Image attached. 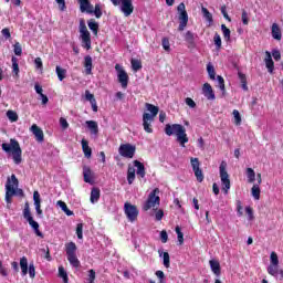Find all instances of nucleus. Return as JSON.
Segmentation results:
<instances>
[{
    "instance_id": "nucleus-1",
    "label": "nucleus",
    "mask_w": 283,
    "mask_h": 283,
    "mask_svg": "<svg viewBox=\"0 0 283 283\" xmlns=\"http://www.w3.org/2000/svg\"><path fill=\"white\" fill-rule=\"evenodd\" d=\"M166 136H177V142L180 144L181 147H185L187 143H189V137L187 136V129L185 126L180 124H167L165 127Z\"/></svg>"
},
{
    "instance_id": "nucleus-2",
    "label": "nucleus",
    "mask_w": 283,
    "mask_h": 283,
    "mask_svg": "<svg viewBox=\"0 0 283 283\" xmlns=\"http://www.w3.org/2000/svg\"><path fill=\"white\" fill-rule=\"evenodd\" d=\"M23 196V189H19V179L17 178V175H11L10 178H8L6 184V202L7 205H12V198L14 196Z\"/></svg>"
},
{
    "instance_id": "nucleus-3",
    "label": "nucleus",
    "mask_w": 283,
    "mask_h": 283,
    "mask_svg": "<svg viewBox=\"0 0 283 283\" xmlns=\"http://www.w3.org/2000/svg\"><path fill=\"white\" fill-rule=\"evenodd\" d=\"M2 149L6 151V154H12L13 163L15 165H21L23 158V150L21 149V145L17 139H10V144L3 143L1 145Z\"/></svg>"
},
{
    "instance_id": "nucleus-4",
    "label": "nucleus",
    "mask_w": 283,
    "mask_h": 283,
    "mask_svg": "<svg viewBox=\"0 0 283 283\" xmlns=\"http://www.w3.org/2000/svg\"><path fill=\"white\" fill-rule=\"evenodd\" d=\"M76 243L69 242L65 244L67 261L74 269H78L81 266V261L78 260V256H76Z\"/></svg>"
},
{
    "instance_id": "nucleus-5",
    "label": "nucleus",
    "mask_w": 283,
    "mask_h": 283,
    "mask_svg": "<svg viewBox=\"0 0 283 283\" xmlns=\"http://www.w3.org/2000/svg\"><path fill=\"white\" fill-rule=\"evenodd\" d=\"M23 218L24 220H27V222H29L31 229H33L35 235H38V238H44L43 232H41V230H39V222H36L34 220V218L32 217V212L30 211V203H25L24 205V209H23Z\"/></svg>"
},
{
    "instance_id": "nucleus-6",
    "label": "nucleus",
    "mask_w": 283,
    "mask_h": 283,
    "mask_svg": "<svg viewBox=\"0 0 283 283\" xmlns=\"http://www.w3.org/2000/svg\"><path fill=\"white\" fill-rule=\"evenodd\" d=\"M160 189L155 188L149 195L147 200L143 205V211H149V209H154L155 207H160Z\"/></svg>"
},
{
    "instance_id": "nucleus-7",
    "label": "nucleus",
    "mask_w": 283,
    "mask_h": 283,
    "mask_svg": "<svg viewBox=\"0 0 283 283\" xmlns=\"http://www.w3.org/2000/svg\"><path fill=\"white\" fill-rule=\"evenodd\" d=\"M80 36L82 39V43L86 50H92V35L87 30V25L85 24V20H80Z\"/></svg>"
},
{
    "instance_id": "nucleus-8",
    "label": "nucleus",
    "mask_w": 283,
    "mask_h": 283,
    "mask_svg": "<svg viewBox=\"0 0 283 283\" xmlns=\"http://www.w3.org/2000/svg\"><path fill=\"white\" fill-rule=\"evenodd\" d=\"M113 6H120V11L124 17H132L134 14V2L132 0H111Z\"/></svg>"
},
{
    "instance_id": "nucleus-9",
    "label": "nucleus",
    "mask_w": 283,
    "mask_h": 283,
    "mask_svg": "<svg viewBox=\"0 0 283 283\" xmlns=\"http://www.w3.org/2000/svg\"><path fill=\"white\" fill-rule=\"evenodd\" d=\"M219 171L221 182L223 185V191L224 193H229V190L231 189V179H229V172L227 171V161H221Z\"/></svg>"
},
{
    "instance_id": "nucleus-10",
    "label": "nucleus",
    "mask_w": 283,
    "mask_h": 283,
    "mask_svg": "<svg viewBox=\"0 0 283 283\" xmlns=\"http://www.w3.org/2000/svg\"><path fill=\"white\" fill-rule=\"evenodd\" d=\"M177 10L179 12V32H185V29L187 28V23H189V14L187 13V7L181 2L177 7Z\"/></svg>"
},
{
    "instance_id": "nucleus-11",
    "label": "nucleus",
    "mask_w": 283,
    "mask_h": 283,
    "mask_svg": "<svg viewBox=\"0 0 283 283\" xmlns=\"http://www.w3.org/2000/svg\"><path fill=\"white\" fill-rule=\"evenodd\" d=\"M124 212L129 222H136L138 220V208L135 205L126 202L124 205Z\"/></svg>"
},
{
    "instance_id": "nucleus-12",
    "label": "nucleus",
    "mask_w": 283,
    "mask_h": 283,
    "mask_svg": "<svg viewBox=\"0 0 283 283\" xmlns=\"http://www.w3.org/2000/svg\"><path fill=\"white\" fill-rule=\"evenodd\" d=\"M118 154L122 155L123 158H134V156H136V146L122 144L118 148Z\"/></svg>"
},
{
    "instance_id": "nucleus-13",
    "label": "nucleus",
    "mask_w": 283,
    "mask_h": 283,
    "mask_svg": "<svg viewBox=\"0 0 283 283\" xmlns=\"http://www.w3.org/2000/svg\"><path fill=\"white\" fill-rule=\"evenodd\" d=\"M190 164H191L192 171H193L195 177L197 178V180L199 182H203L205 174L200 169V159H198V157H191L190 158Z\"/></svg>"
},
{
    "instance_id": "nucleus-14",
    "label": "nucleus",
    "mask_w": 283,
    "mask_h": 283,
    "mask_svg": "<svg viewBox=\"0 0 283 283\" xmlns=\"http://www.w3.org/2000/svg\"><path fill=\"white\" fill-rule=\"evenodd\" d=\"M115 70L117 72L118 83H120L124 90H127V85H129V75L123 67H120V64H116Z\"/></svg>"
},
{
    "instance_id": "nucleus-15",
    "label": "nucleus",
    "mask_w": 283,
    "mask_h": 283,
    "mask_svg": "<svg viewBox=\"0 0 283 283\" xmlns=\"http://www.w3.org/2000/svg\"><path fill=\"white\" fill-rule=\"evenodd\" d=\"M155 118L149 115V113L143 114V127L146 134H154V128H151V123H154Z\"/></svg>"
},
{
    "instance_id": "nucleus-16",
    "label": "nucleus",
    "mask_w": 283,
    "mask_h": 283,
    "mask_svg": "<svg viewBox=\"0 0 283 283\" xmlns=\"http://www.w3.org/2000/svg\"><path fill=\"white\" fill-rule=\"evenodd\" d=\"M202 94L206 96V98H208V101H216V93H213V87H211V84H203Z\"/></svg>"
},
{
    "instance_id": "nucleus-17",
    "label": "nucleus",
    "mask_w": 283,
    "mask_h": 283,
    "mask_svg": "<svg viewBox=\"0 0 283 283\" xmlns=\"http://www.w3.org/2000/svg\"><path fill=\"white\" fill-rule=\"evenodd\" d=\"M31 132L35 136V140L38 143H43V140H45V135L43 134V130L40 127H38L36 124H33L31 126Z\"/></svg>"
},
{
    "instance_id": "nucleus-18",
    "label": "nucleus",
    "mask_w": 283,
    "mask_h": 283,
    "mask_svg": "<svg viewBox=\"0 0 283 283\" xmlns=\"http://www.w3.org/2000/svg\"><path fill=\"white\" fill-rule=\"evenodd\" d=\"M33 200H34L35 211L39 218H43V210L41 209V195L39 193V191L33 192Z\"/></svg>"
},
{
    "instance_id": "nucleus-19",
    "label": "nucleus",
    "mask_w": 283,
    "mask_h": 283,
    "mask_svg": "<svg viewBox=\"0 0 283 283\" xmlns=\"http://www.w3.org/2000/svg\"><path fill=\"white\" fill-rule=\"evenodd\" d=\"M265 67L270 74H273V70H275V62H273V57L271 56V52H265L264 59Z\"/></svg>"
},
{
    "instance_id": "nucleus-20",
    "label": "nucleus",
    "mask_w": 283,
    "mask_h": 283,
    "mask_svg": "<svg viewBox=\"0 0 283 283\" xmlns=\"http://www.w3.org/2000/svg\"><path fill=\"white\" fill-rule=\"evenodd\" d=\"M185 41L189 50H193L196 48V34H193V32L187 31L185 34Z\"/></svg>"
},
{
    "instance_id": "nucleus-21",
    "label": "nucleus",
    "mask_w": 283,
    "mask_h": 283,
    "mask_svg": "<svg viewBox=\"0 0 283 283\" xmlns=\"http://www.w3.org/2000/svg\"><path fill=\"white\" fill-rule=\"evenodd\" d=\"M83 176H84V182H88V185H92L93 178H94V174L92 172V168H90V166H84L83 167Z\"/></svg>"
},
{
    "instance_id": "nucleus-22",
    "label": "nucleus",
    "mask_w": 283,
    "mask_h": 283,
    "mask_svg": "<svg viewBox=\"0 0 283 283\" xmlns=\"http://www.w3.org/2000/svg\"><path fill=\"white\" fill-rule=\"evenodd\" d=\"M94 69V64L92 63V57L90 55H86L84 57V72L86 76L92 75V70Z\"/></svg>"
},
{
    "instance_id": "nucleus-23",
    "label": "nucleus",
    "mask_w": 283,
    "mask_h": 283,
    "mask_svg": "<svg viewBox=\"0 0 283 283\" xmlns=\"http://www.w3.org/2000/svg\"><path fill=\"white\" fill-rule=\"evenodd\" d=\"M133 165L134 167H137V176H139V178H145L147 175V171L145 170V164L140 163L139 160H134Z\"/></svg>"
},
{
    "instance_id": "nucleus-24",
    "label": "nucleus",
    "mask_w": 283,
    "mask_h": 283,
    "mask_svg": "<svg viewBox=\"0 0 283 283\" xmlns=\"http://www.w3.org/2000/svg\"><path fill=\"white\" fill-rule=\"evenodd\" d=\"M209 264H210V269H211L212 273H214V275H217V277H220V273H222V270L220 268V261L210 260Z\"/></svg>"
},
{
    "instance_id": "nucleus-25",
    "label": "nucleus",
    "mask_w": 283,
    "mask_h": 283,
    "mask_svg": "<svg viewBox=\"0 0 283 283\" xmlns=\"http://www.w3.org/2000/svg\"><path fill=\"white\" fill-rule=\"evenodd\" d=\"M82 151L85 158H92V148L90 147V142L82 139Z\"/></svg>"
},
{
    "instance_id": "nucleus-26",
    "label": "nucleus",
    "mask_w": 283,
    "mask_h": 283,
    "mask_svg": "<svg viewBox=\"0 0 283 283\" xmlns=\"http://www.w3.org/2000/svg\"><path fill=\"white\" fill-rule=\"evenodd\" d=\"M272 38L275 39V41H282V30L277 23L272 24Z\"/></svg>"
},
{
    "instance_id": "nucleus-27",
    "label": "nucleus",
    "mask_w": 283,
    "mask_h": 283,
    "mask_svg": "<svg viewBox=\"0 0 283 283\" xmlns=\"http://www.w3.org/2000/svg\"><path fill=\"white\" fill-rule=\"evenodd\" d=\"M145 107L148 112H150L149 116L153 118H156L158 116V112H160V108L158 106H155L150 103H146Z\"/></svg>"
},
{
    "instance_id": "nucleus-28",
    "label": "nucleus",
    "mask_w": 283,
    "mask_h": 283,
    "mask_svg": "<svg viewBox=\"0 0 283 283\" xmlns=\"http://www.w3.org/2000/svg\"><path fill=\"white\" fill-rule=\"evenodd\" d=\"M81 12H92V2L90 0H77Z\"/></svg>"
},
{
    "instance_id": "nucleus-29",
    "label": "nucleus",
    "mask_w": 283,
    "mask_h": 283,
    "mask_svg": "<svg viewBox=\"0 0 283 283\" xmlns=\"http://www.w3.org/2000/svg\"><path fill=\"white\" fill-rule=\"evenodd\" d=\"M135 180H136V169H134V167L129 166L127 169V182H128V185H134Z\"/></svg>"
},
{
    "instance_id": "nucleus-30",
    "label": "nucleus",
    "mask_w": 283,
    "mask_h": 283,
    "mask_svg": "<svg viewBox=\"0 0 283 283\" xmlns=\"http://www.w3.org/2000/svg\"><path fill=\"white\" fill-rule=\"evenodd\" d=\"M86 125L91 134H94L95 136L98 134V123L94 120H86Z\"/></svg>"
},
{
    "instance_id": "nucleus-31",
    "label": "nucleus",
    "mask_w": 283,
    "mask_h": 283,
    "mask_svg": "<svg viewBox=\"0 0 283 283\" xmlns=\"http://www.w3.org/2000/svg\"><path fill=\"white\" fill-rule=\"evenodd\" d=\"M87 25H88L90 30L93 32V34L95 36H97L98 35V22H96V20H94V19H91L87 21Z\"/></svg>"
},
{
    "instance_id": "nucleus-32",
    "label": "nucleus",
    "mask_w": 283,
    "mask_h": 283,
    "mask_svg": "<svg viewBox=\"0 0 283 283\" xmlns=\"http://www.w3.org/2000/svg\"><path fill=\"white\" fill-rule=\"evenodd\" d=\"M91 10H92V12H87V14H95L96 19H101L103 17V11L101 10V4L99 3L95 4V9L91 4Z\"/></svg>"
},
{
    "instance_id": "nucleus-33",
    "label": "nucleus",
    "mask_w": 283,
    "mask_h": 283,
    "mask_svg": "<svg viewBox=\"0 0 283 283\" xmlns=\"http://www.w3.org/2000/svg\"><path fill=\"white\" fill-rule=\"evenodd\" d=\"M217 81H218L217 87H219V90L222 92V96H227V87L224 86V77H222V75H218Z\"/></svg>"
},
{
    "instance_id": "nucleus-34",
    "label": "nucleus",
    "mask_w": 283,
    "mask_h": 283,
    "mask_svg": "<svg viewBox=\"0 0 283 283\" xmlns=\"http://www.w3.org/2000/svg\"><path fill=\"white\" fill-rule=\"evenodd\" d=\"M97 200H101V189L93 188L91 191V202L94 205Z\"/></svg>"
},
{
    "instance_id": "nucleus-35",
    "label": "nucleus",
    "mask_w": 283,
    "mask_h": 283,
    "mask_svg": "<svg viewBox=\"0 0 283 283\" xmlns=\"http://www.w3.org/2000/svg\"><path fill=\"white\" fill-rule=\"evenodd\" d=\"M238 76H239V81L241 83L242 90H244V92H249V86L247 85V75L242 72H239Z\"/></svg>"
},
{
    "instance_id": "nucleus-36",
    "label": "nucleus",
    "mask_w": 283,
    "mask_h": 283,
    "mask_svg": "<svg viewBox=\"0 0 283 283\" xmlns=\"http://www.w3.org/2000/svg\"><path fill=\"white\" fill-rule=\"evenodd\" d=\"M57 207H60L62 209V211H64V213H66L67 216H74V211H72V210H70V208H67V203H65V201L59 200Z\"/></svg>"
},
{
    "instance_id": "nucleus-37",
    "label": "nucleus",
    "mask_w": 283,
    "mask_h": 283,
    "mask_svg": "<svg viewBox=\"0 0 283 283\" xmlns=\"http://www.w3.org/2000/svg\"><path fill=\"white\" fill-rule=\"evenodd\" d=\"M55 72L59 81H63L67 76V70L62 69L61 66H56Z\"/></svg>"
},
{
    "instance_id": "nucleus-38",
    "label": "nucleus",
    "mask_w": 283,
    "mask_h": 283,
    "mask_svg": "<svg viewBox=\"0 0 283 283\" xmlns=\"http://www.w3.org/2000/svg\"><path fill=\"white\" fill-rule=\"evenodd\" d=\"M232 115L234 118L233 124L237 125V127H239V125H242V116L240 115V111L233 109Z\"/></svg>"
},
{
    "instance_id": "nucleus-39",
    "label": "nucleus",
    "mask_w": 283,
    "mask_h": 283,
    "mask_svg": "<svg viewBox=\"0 0 283 283\" xmlns=\"http://www.w3.org/2000/svg\"><path fill=\"white\" fill-rule=\"evenodd\" d=\"M20 268L22 271V275H28V258L22 256L20 259Z\"/></svg>"
},
{
    "instance_id": "nucleus-40",
    "label": "nucleus",
    "mask_w": 283,
    "mask_h": 283,
    "mask_svg": "<svg viewBox=\"0 0 283 283\" xmlns=\"http://www.w3.org/2000/svg\"><path fill=\"white\" fill-rule=\"evenodd\" d=\"M221 31L223 33L224 41H231V30L227 28V24H221Z\"/></svg>"
},
{
    "instance_id": "nucleus-41",
    "label": "nucleus",
    "mask_w": 283,
    "mask_h": 283,
    "mask_svg": "<svg viewBox=\"0 0 283 283\" xmlns=\"http://www.w3.org/2000/svg\"><path fill=\"white\" fill-rule=\"evenodd\" d=\"M280 265H274V264H270L268 266V273L270 275H273V277H277V273H280V269H279Z\"/></svg>"
},
{
    "instance_id": "nucleus-42",
    "label": "nucleus",
    "mask_w": 283,
    "mask_h": 283,
    "mask_svg": "<svg viewBox=\"0 0 283 283\" xmlns=\"http://www.w3.org/2000/svg\"><path fill=\"white\" fill-rule=\"evenodd\" d=\"M251 193L254 200H260V185H253V187L251 188Z\"/></svg>"
},
{
    "instance_id": "nucleus-43",
    "label": "nucleus",
    "mask_w": 283,
    "mask_h": 283,
    "mask_svg": "<svg viewBox=\"0 0 283 283\" xmlns=\"http://www.w3.org/2000/svg\"><path fill=\"white\" fill-rule=\"evenodd\" d=\"M7 118L10 120V123H17V120H19V114H17L14 111H8Z\"/></svg>"
},
{
    "instance_id": "nucleus-44",
    "label": "nucleus",
    "mask_w": 283,
    "mask_h": 283,
    "mask_svg": "<svg viewBox=\"0 0 283 283\" xmlns=\"http://www.w3.org/2000/svg\"><path fill=\"white\" fill-rule=\"evenodd\" d=\"M248 182H255V170L253 168H247Z\"/></svg>"
},
{
    "instance_id": "nucleus-45",
    "label": "nucleus",
    "mask_w": 283,
    "mask_h": 283,
    "mask_svg": "<svg viewBox=\"0 0 283 283\" xmlns=\"http://www.w3.org/2000/svg\"><path fill=\"white\" fill-rule=\"evenodd\" d=\"M207 72L211 81H216V69L211 63L207 65Z\"/></svg>"
},
{
    "instance_id": "nucleus-46",
    "label": "nucleus",
    "mask_w": 283,
    "mask_h": 283,
    "mask_svg": "<svg viewBox=\"0 0 283 283\" xmlns=\"http://www.w3.org/2000/svg\"><path fill=\"white\" fill-rule=\"evenodd\" d=\"M130 65L134 70V72H138V70H143V63L140 62V60H132L130 61Z\"/></svg>"
},
{
    "instance_id": "nucleus-47",
    "label": "nucleus",
    "mask_w": 283,
    "mask_h": 283,
    "mask_svg": "<svg viewBox=\"0 0 283 283\" xmlns=\"http://www.w3.org/2000/svg\"><path fill=\"white\" fill-rule=\"evenodd\" d=\"M175 231L177 233V239L179 244H185V234L182 233V230H180V228L177 226L175 228Z\"/></svg>"
},
{
    "instance_id": "nucleus-48",
    "label": "nucleus",
    "mask_w": 283,
    "mask_h": 283,
    "mask_svg": "<svg viewBox=\"0 0 283 283\" xmlns=\"http://www.w3.org/2000/svg\"><path fill=\"white\" fill-rule=\"evenodd\" d=\"M270 264H274L275 266H280V259L277 258V253L271 252V254H270Z\"/></svg>"
},
{
    "instance_id": "nucleus-49",
    "label": "nucleus",
    "mask_w": 283,
    "mask_h": 283,
    "mask_svg": "<svg viewBox=\"0 0 283 283\" xmlns=\"http://www.w3.org/2000/svg\"><path fill=\"white\" fill-rule=\"evenodd\" d=\"M161 45L166 52H171V44L169 43V38H163Z\"/></svg>"
},
{
    "instance_id": "nucleus-50",
    "label": "nucleus",
    "mask_w": 283,
    "mask_h": 283,
    "mask_svg": "<svg viewBox=\"0 0 283 283\" xmlns=\"http://www.w3.org/2000/svg\"><path fill=\"white\" fill-rule=\"evenodd\" d=\"M163 218H165V211L163 209H155V220L157 222H160V220H163Z\"/></svg>"
},
{
    "instance_id": "nucleus-51",
    "label": "nucleus",
    "mask_w": 283,
    "mask_h": 283,
    "mask_svg": "<svg viewBox=\"0 0 283 283\" xmlns=\"http://www.w3.org/2000/svg\"><path fill=\"white\" fill-rule=\"evenodd\" d=\"M201 12H202L205 19H207V21H209V22L213 21V15L211 14V12H209V9L202 7Z\"/></svg>"
},
{
    "instance_id": "nucleus-52",
    "label": "nucleus",
    "mask_w": 283,
    "mask_h": 283,
    "mask_svg": "<svg viewBox=\"0 0 283 283\" xmlns=\"http://www.w3.org/2000/svg\"><path fill=\"white\" fill-rule=\"evenodd\" d=\"M213 41L217 50H220L222 48V38L218 33H214Z\"/></svg>"
},
{
    "instance_id": "nucleus-53",
    "label": "nucleus",
    "mask_w": 283,
    "mask_h": 283,
    "mask_svg": "<svg viewBox=\"0 0 283 283\" xmlns=\"http://www.w3.org/2000/svg\"><path fill=\"white\" fill-rule=\"evenodd\" d=\"M164 266L169 269L171 266V259L169 256V252H164Z\"/></svg>"
},
{
    "instance_id": "nucleus-54",
    "label": "nucleus",
    "mask_w": 283,
    "mask_h": 283,
    "mask_svg": "<svg viewBox=\"0 0 283 283\" xmlns=\"http://www.w3.org/2000/svg\"><path fill=\"white\" fill-rule=\"evenodd\" d=\"M13 52H14L15 56H21V54H23V49L21 48V44L19 42H17L13 45Z\"/></svg>"
},
{
    "instance_id": "nucleus-55",
    "label": "nucleus",
    "mask_w": 283,
    "mask_h": 283,
    "mask_svg": "<svg viewBox=\"0 0 283 283\" xmlns=\"http://www.w3.org/2000/svg\"><path fill=\"white\" fill-rule=\"evenodd\" d=\"M11 63H12L13 74H19V62L17 57L13 56L11 59Z\"/></svg>"
},
{
    "instance_id": "nucleus-56",
    "label": "nucleus",
    "mask_w": 283,
    "mask_h": 283,
    "mask_svg": "<svg viewBox=\"0 0 283 283\" xmlns=\"http://www.w3.org/2000/svg\"><path fill=\"white\" fill-rule=\"evenodd\" d=\"M76 235L78 240H83V223L76 224Z\"/></svg>"
},
{
    "instance_id": "nucleus-57",
    "label": "nucleus",
    "mask_w": 283,
    "mask_h": 283,
    "mask_svg": "<svg viewBox=\"0 0 283 283\" xmlns=\"http://www.w3.org/2000/svg\"><path fill=\"white\" fill-rule=\"evenodd\" d=\"M155 275L158 277L159 283H167V281L165 280V272H163L161 270L156 271Z\"/></svg>"
},
{
    "instance_id": "nucleus-58",
    "label": "nucleus",
    "mask_w": 283,
    "mask_h": 283,
    "mask_svg": "<svg viewBox=\"0 0 283 283\" xmlns=\"http://www.w3.org/2000/svg\"><path fill=\"white\" fill-rule=\"evenodd\" d=\"M96 280V271H94L93 269H91L88 271V283H94V281Z\"/></svg>"
},
{
    "instance_id": "nucleus-59",
    "label": "nucleus",
    "mask_w": 283,
    "mask_h": 283,
    "mask_svg": "<svg viewBox=\"0 0 283 283\" xmlns=\"http://www.w3.org/2000/svg\"><path fill=\"white\" fill-rule=\"evenodd\" d=\"M186 105H188V107H190L191 109H196V102L193 101V98L191 97H187L185 99Z\"/></svg>"
},
{
    "instance_id": "nucleus-60",
    "label": "nucleus",
    "mask_w": 283,
    "mask_h": 283,
    "mask_svg": "<svg viewBox=\"0 0 283 283\" xmlns=\"http://www.w3.org/2000/svg\"><path fill=\"white\" fill-rule=\"evenodd\" d=\"M241 19L243 25H249V13H247V10L242 11Z\"/></svg>"
},
{
    "instance_id": "nucleus-61",
    "label": "nucleus",
    "mask_w": 283,
    "mask_h": 283,
    "mask_svg": "<svg viewBox=\"0 0 283 283\" xmlns=\"http://www.w3.org/2000/svg\"><path fill=\"white\" fill-rule=\"evenodd\" d=\"M1 34L4 36L6 41H8V39H12V34L8 28L2 29Z\"/></svg>"
},
{
    "instance_id": "nucleus-62",
    "label": "nucleus",
    "mask_w": 283,
    "mask_h": 283,
    "mask_svg": "<svg viewBox=\"0 0 283 283\" xmlns=\"http://www.w3.org/2000/svg\"><path fill=\"white\" fill-rule=\"evenodd\" d=\"M160 240H161L163 244H167V241L169 240V235L167 234L166 230H163L160 232Z\"/></svg>"
},
{
    "instance_id": "nucleus-63",
    "label": "nucleus",
    "mask_w": 283,
    "mask_h": 283,
    "mask_svg": "<svg viewBox=\"0 0 283 283\" xmlns=\"http://www.w3.org/2000/svg\"><path fill=\"white\" fill-rule=\"evenodd\" d=\"M29 275L31 279H34L36 276V269L32 263L29 265Z\"/></svg>"
},
{
    "instance_id": "nucleus-64",
    "label": "nucleus",
    "mask_w": 283,
    "mask_h": 283,
    "mask_svg": "<svg viewBox=\"0 0 283 283\" xmlns=\"http://www.w3.org/2000/svg\"><path fill=\"white\" fill-rule=\"evenodd\" d=\"M60 125L62 129H67V127H70V123H67V119H65V117L60 118Z\"/></svg>"
}]
</instances>
